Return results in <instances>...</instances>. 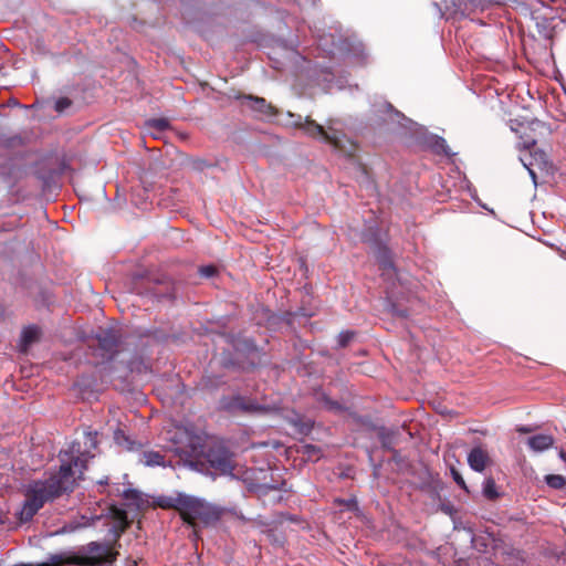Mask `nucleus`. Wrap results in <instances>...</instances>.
I'll list each match as a JSON object with an SVG mask.
<instances>
[{
	"label": "nucleus",
	"instance_id": "4",
	"mask_svg": "<svg viewBox=\"0 0 566 566\" xmlns=\"http://www.w3.org/2000/svg\"><path fill=\"white\" fill-rule=\"evenodd\" d=\"M176 433L181 434V439L175 436L165 439L171 442V451L179 457L195 458L202 452L201 437L191 432L188 428L176 424Z\"/></svg>",
	"mask_w": 566,
	"mask_h": 566
},
{
	"label": "nucleus",
	"instance_id": "2",
	"mask_svg": "<svg viewBox=\"0 0 566 566\" xmlns=\"http://www.w3.org/2000/svg\"><path fill=\"white\" fill-rule=\"evenodd\" d=\"M171 501L172 503L170 505L176 507L184 521L190 525H195L197 521L203 524H210L219 518V511L203 500L186 494H178Z\"/></svg>",
	"mask_w": 566,
	"mask_h": 566
},
{
	"label": "nucleus",
	"instance_id": "19",
	"mask_svg": "<svg viewBox=\"0 0 566 566\" xmlns=\"http://www.w3.org/2000/svg\"><path fill=\"white\" fill-rule=\"evenodd\" d=\"M71 105V102L66 97H61L55 102V109L57 112H63Z\"/></svg>",
	"mask_w": 566,
	"mask_h": 566
},
{
	"label": "nucleus",
	"instance_id": "24",
	"mask_svg": "<svg viewBox=\"0 0 566 566\" xmlns=\"http://www.w3.org/2000/svg\"><path fill=\"white\" fill-rule=\"evenodd\" d=\"M124 497L125 499H134V500H137L140 497L139 493L137 491H134V490H126L124 492Z\"/></svg>",
	"mask_w": 566,
	"mask_h": 566
},
{
	"label": "nucleus",
	"instance_id": "10",
	"mask_svg": "<svg viewBox=\"0 0 566 566\" xmlns=\"http://www.w3.org/2000/svg\"><path fill=\"white\" fill-rule=\"evenodd\" d=\"M109 518L113 522L111 533L118 538L128 525L127 514L124 510L112 506L109 510Z\"/></svg>",
	"mask_w": 566,
	"mask_h": 566
},
{
	"label": "nucleus",
	"instance_id": "15",
	"mask_svg": "<svg viewBox=\"0 0 566 566\" xmlns=\"http://www.w3.org/2000/svg\"><path fill=\"white\" fill-rule=\"evenodd\" d=\"M482 492L483 495L489 500H495L500 495L493 479H486L484 481Z\"/></svg>",
	"mask_w": 566,
	"mask_h": 566
},
{
	"label": "nucleus",
	"instance_id": "22",
	"mask_svg": "<svg viewBox=\"0 0 566 566\" xmlns=\"http://www.w3.org/2000/svg\"><path fill=\"white\" fill-rule=\"evenodd\" d=\"M214 268L213 266H202L199 272L201 274V276H205V277H210L214 274Z\"/></svg>",
	"mask_w": 566,
	"mask_h": 566
},
{
	"label": "nucleus",
	"instance_id": "29",
	"mask_svg": "<svg viewBox=\"0 0 566 566\" xmlns=\"http://www.w3.org/2000/svg\"><path fill=\"white\" fill-rule=\"evenodd\" d=\"M254 410H260V411H269L268 408H264V407H253Z\"/></svg>",
	"mask_w": 566,
	"mask_h": 566
},
{
	"label": "nucleus",
	"instance_id": "28",
	"mask_svg": "<svg viewBox=\"0 0 566 566\" xmlns=\"http://www.w3.org/2000/svg\"><path fill=\"white\" fill-rule=\"evenodd\" d=\"M517 430H518L520 432H523V433H526V432H530V431H531V430H530L528 428H526V427H520Z\"/></svg>",
	"mask_w": 566,
	"mask_h": 566
},
{
	"label": "nucleus",
	"instance_id": "26",
	"mask_svg": "<svg viewBox=\"0 0 566 566\" xmlns=\"http://www.w3.org/2000/svg\"><path fill=\"white\" fill-rule=\"evenodd\" d=\"M114 437H115V440H116V442H117L118 444H122V440H127V439L125 438L124 433H123L122 431H119V430L115 432V436H114Z\"/></svg>",
	"mask_w": 566,
	"mask_h": 566
},
{
	"label": "nucleus",
	"instance_id": "7",
	"mask_svg": "<svg viewBox=\"0 0 566 566\" xmlns=\"http://www.w3.org/2000/svg\"><path fill=\"white\" fill-rule=\"evenodd\" d=\"M207 460L212 469H214L220 474L227 475L231 474L234 469V464L232 461V455L229 451L223 448H214L209 450L207 454Z\"/></svg>",
	"mask_w": 566,
	"mask_h": 566
},
{
	"label": "nucleus",
	"instance_id": "13",
	"mask_svg": "<svg viewBox=\"0 0 566 566\" xmlns=\"http://www.w3.org/2000/svg\"><path fill=\"white\" fill-rule=\"evenodd\" d=\"M527 443L532 450L536 452H542L549 449L553 446L554 439L549 434H537L531 437L527 440Z\"/></svg>",
	"mask_w": 566,
	"mask_h": 566
},
{
	"label": "nucleus",
	"instance_id": "21",
	"mask_svg": "<svg viewBox=\"0 0 566 566\" xmlns=\"http://www.w3.org/2000/svg\"><path fill=\"white\" fill-rule=\"evenodd\" d=\"M451 473H452L453 480L457 482V484H459L462 489L467 490L465 482H464L463 478L461 476V474L455 469H451Z\"/></svg>",
	"mask_w": 566,
	"mask_h": 566
},
{
	"label": "nucleus",
	"instance_id": "8",
	"mask_svg": "<svg viewBox=\"0 0 566 566\" xmlns=\"http://www.w3.org/2000/svg\"><path fill=\"white\" fill-rule=\"evenodd\" d=\"M521 161L523 166L527 169L530 176L532 177L534 184L536 185V175L534 168H537L539 170L547 171L549 168L547 155L545 151L541 149H536L534 151H530L528 156L522 155Z\"/></svg>",
	"mask_w": 566,
	"mask_h": 566
},
{
	"label": "nucleus",
	"instance_id": "11",
	"mask_svg": "<svg viewBox=\"0 0 566 566\" xmlns=\"http://www.w3.org/2000/svg\"><path fill=\"white\" fill-rule=\"evenodd\" d=\"M470 468L476 472H482L490 463V457L481 447L473 448L468 455Z\"/></svg>",
	"mask_w": 566,
	"mask_h": 566
},
{
	"label": "nucleus",
	"instance_id": "30",
	"mask_svg": "<svg viewBox=\"0 0 566 566\" xmlns=\"http://www.w3.org/2000/svg\"><path fill=\"white\" fill-rule=\"evenodd\" d=\"M387 111H388V112H390V113H392V112H394V109H392L391 105H387Z\"/></svg>",
	"mask_w": 566,
	"mask_h": 566
},
{
	"label": "nucleus",
	"instance_id": "16",
	"mask_svg": "<svg viewBox=\"0 0 566 566\" xmlns=\"http://www.w3.org/2000/svg\"><path fill=\"white\" fill-rule=\"evenodd\" d=\"M545 482L555 490H560L566 485V479L560 474H548L545 476Z\"/></svg>",
	"mask_w": 566,
	"mask_h": 566
},
{
	"label": "nucleus",
	"instance_id": "1",
	"mask_svg": "<svg viewBox=\"0 0 566 566\" xmlns=\"http://www.w3.org/2000/svg\"><path fill=\"white\" fill-rule=\"evenodd\" d=\"M80 453V446L73 443L69 450L61 451L60 469L45 481L32 483L27 492V500L20 511L22 521L30 520L43 504L62 494L72 491L76 482L83 478L87 458Z\"/></svg>",
	"mask_w": 566,
	"mask_h": 566
},
{
	"label": "nucleus",
	"instance_id": "5",
	"mask_svg": "<svg viewBox=\"0 0 566 566\" xmlns=\"http://www.w3.org/2000/svg\"><path fill=\"white\" fill-rule=\"evenodd\" d=\"M302 128L308 136L329 143L336 148L342 147L338 129L333 126L332 122L327 128H324L322 125H318L314 120L306 118L302 125Z\"/></svg>",
	"mask_w": 566,
	"mask_h": 566
},
{
	"label": "nucleus",
	"instance_id": "3",
	"mask_svg": "<svg viewBox=\"0 0 566 566\" xmlns=\"http://www.w3.org/2000/svg\"><path fill=\"white\" fill-rule=\"evenodd\" d=\"M176 433L181 434V439L175 436L165 439L171 442V451L179 457L195 458L202 452L201 437L191 432L188 428L176 424Z\"/></svg>",
	"mask_w": 566,
	"mask_h": 566
},
{
	"label": "nucleus",
	"instance_id": "17",
	"mask_svg": "<svg viewBox=\"0 0 566 566\" xmlns=\"http://www.w3.org/2000/svg\"><path fill=\"white\" fill-rule=\"evenodd\" d=\"M69 559L64 554H54L51 555L43 564L42 566H61L64 563H66Z\"/></svg>",
	"mask_w": 566,
	"mask_h": 566
},
{
	"label": "nucleus",
	"instance_id": "14",
	"mask_svg": "<svg viewBox=\"0 0 566 566\" xmlns=\"http://www.w3.org/2000/svg\"><path fill=\"white\" fill-rule=\"evenodd\" d=\"M140 462L146 467L165 465L164 457L156 451L144 452Z\"/></svg>",
	"mask_w": 566,
	"mask_h": 566
},
{
	"label": "nucleus",
	"instance_id": "20",
	"mask_svg": "<svg viewBox=\"0 0 566 566\" xmlns=\"http://www.w3.org/2000/svg\"><path fill=\"white\" fill-rule=\"evenodd\" d=\"M352 332H343L338 336V343L340 346H345L352 338H353Z\"/></svg>",
	"mask_w": 566,
	"mask_h": 566
},
{
	"label": "nucleus",
	"instance_id": "27",
	"mask_svg": "<svg viewBox=\"0 0 566 566\" xmlns=\"http://www.w3.org/2000/svg\"><path fill=\"white\" fill-rule=\"evenodd\" d=\"M392 266H391V263L390 262H384L382 264V269L384 271H387V270H390Z\"/></svg>",
	"mask_w": 566,
	"mask_h": 566
},
{
	"label": "nucleus",
	"instance_id": "6",
	"mask_svg": "<svg viewBox=\"0 0 566 566\" xmlns=\"http://www.w3.org/2000/svg\"><path fill=\"white\" fill-rule=\"evenodd\" d=\"M85 556L77 558L75 562L78 565H96L102 562H112L115 558V554L108 545L99 544L97 542H91L85 547Z\"/></svg>",
	"mask_w": 566,
	"mask_h": 566
},
{
	"label": "nucleus",
	"instance_id": "23",
	"mask_svg": "<svg viewBox=\"0 0 566 566\" xmlns=\"http://www.w3.org/2000/svg\"><path fill=\"white\" fill-rule=\"evenodd\" d=\"M535 145V139L527 138L524 139L522 143L518 144L520 149H531Z\"/></svg>",
	"mask_w": 566,
	"mask_h": 566
},
{
	"label": "nucleus",
	"instance_id": "25",
	"mask_svg": "<svg viewBox=\"0 0 566 566\" xmlns=\"http://www.w3.org/2000/svg\"><path fill=\"white\" fill-rule=\"evenodd\" d=\"M175 436L176 439H181V434L176 433V426H172L171 429L167 430L166 437Z\"/></svg>",
	"mask_w": 566,
	"mask_h": 566
},
{
	"label": "nucleus",
	"instance_id": "9",
	"mask_svg": "<svg viewBox=\"0 0 566 566\" xmlns=\"http://www.w3.org/2000/svg\"><path fill=\"white\" fill-rule=\"evenodd\" d=\"M243 105L256 112L258 116L262 119L274 115V108L262 97L245 96Z\"/></svg>",
	"mask_w": 566,
	"mask_h": 566
},
{
	"label": "nucleus",
	"instance_id": "18",
	"mask_svg": "<svg viewBox=\"0 0 566 566\" xmlns=\"http://www.w3.org/2000/svg\"><path fill=\"white\" fill-rule=\"evenodd\" d=\"M149 128H155L159 132L165 130L168 127L167 119L159 118V119H151L147 123Z\"/></svg>",
	"mask_w": 566,
	"mask_h": 566
},
{
	"label": "nucleus",
	"instance_id": "31",
	"mask_svg": "<svg viewBox=\"0 0 566 566\" xmlns=\"http://www.w3.org/2000/svg\"><path fill=\"white\" fill-rule=\"evenodd\" d=\"M395 116H396V117H399V116H400V114H399L398 112H395Z\"/></svg>",
	"mask_w": 566,
	"mask_h": 566
},
{
	"label": "nucleus",
	"instance_id": "12",
	"mask_svg": "<svg viewBox=\"0 0 566 566\" xmlns=\"http://www.w3.org/2000/svg\"><path fill=\"white\" fill-rule=\"evenodd\" d=\"M39 336H40V329L36 326L30 325V326L24 327L22 329L21 336H20V343H19L20 349L22 352H27L29 346L39 339Z\"/></svg>",
	"mask_w": 566,
	"mask_h": 566
}]
</instances>
